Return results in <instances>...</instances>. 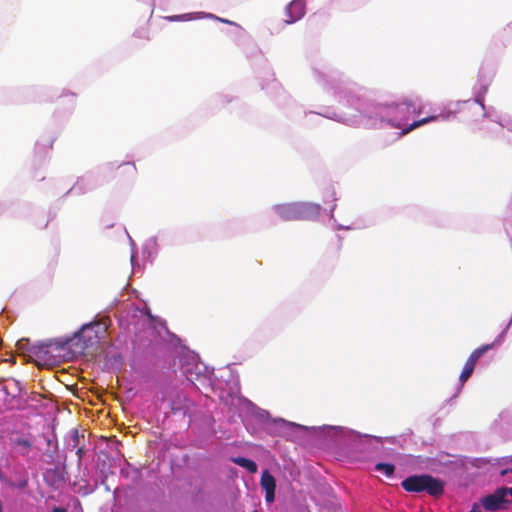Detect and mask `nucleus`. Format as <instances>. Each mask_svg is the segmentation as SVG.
I'll list each match as a JSON object with an SVG mask.
<instances>
[{
  "label": "nucleus",
  "mask_w": 512,
  "mask_h": 512,
  "mask_svg": "<svg viewBox=\"0 0 512 512\" xmlns=\"http://www.w3.org/2000/svg\"><path fill=\"white\" fill-rule=\"evenodd\" d=\"M232 462L239 465L242 468H245L250 473H256L258 470V466L255 461L245 458V457H233Z\"/></svg>",
  "instance_id": "nucleus-11"
},
{
  "label": "nucleus",
  "mask_w": 512,
  "mask_h": 512,
  "mask_svg": "<svg viewBox=\"0 0 512 512\" xmlns=\"http://www.w3.org/2000/svg\"><path fill=\"white\" fill-rule=\"evenodd\" d=\"M136 174V167L132 163H123L122 165L118 166L116 170V177L122 178L124 176L127 177H133Z\"/></svg>",
  "instance_id": "nucleus-12"
},
{
  "label": "nucleus",
  "mask_w": 512,
  "mask_h": 512,
  "mask_svg": "<svg viewBox=\"0 0 512 512\" xmlns=\"http://www.w3.org/2000/svg\"><path fill=\"white\" fill-rule=\"evenodd\" d=\"M24 339H21L20 341H18V346L20 348L24 347V343H23Z\"/></svg>",
  "instance_id": "nucleus-23"
},
{
  "label": "nucleus",
  "mask_w": 512,
  "mask_h": 512,
  "mask_svg": "<svg viewBox=\"0 0 512 512\" xmlns=\"http://www.w3.org/2000/svg\"><path fill=\"white\" fill-rule=\"evenodd\" d=\"M494 347V343L482 345L472 351L468 359L466 360L463 370L460 374L459 380L463 385L472 375L477 361L482 357L484 353L491 350Z\"/></svg>",
  "instance_id": "nucleus-6"
},
{
  "label": "nucleus",
  "mask_w": 512,
  "mask_h": 512,
  "mask_svg": "<svg viewBox=\"0 0 512 512\" xmlns=\"http://www.w3.org/2000/svg\"><path fill=\"white\" fill-rule=\"evenodd\" d=\"M508 473H512V468H511V469H503V470L500 472V474H501L502 476H505V475H506V474H508Z\"/></svg>",
  "instance_id": "nucleus-19"
},
{
  "label": "nucleus",
  "mask_w": 512,
  "mask_h": 512,
  "mask_svg": "<svg viewBox=\"0 0 512 512\" xmlns=\"http://www.w3.org/2000/svg\"><path fill=\"white\" fill-rule=\"evenodd\" d=\"M72 440L74 442L73 447H75L78 444V442H79V434H78L77 430H73V432H72Z\"/></svg>",
  "instance_id": "nucleus-17"
},
{
  "label": "nucleus",
  "mask_w": 512,
  "mask_h": 512,
  "mask_svg": "<svg viewBox=\"0 0 512 512\" xmlns=\"http://www.w3.org/2000/svg\"><path fill=\"white\" fill-rule=\"evenodd\" d=\"M310 206L306 203H286L275 206L276 214L284 221L300 220L305 218Z\"/></svg>",
  "instance_id": "nucleus-5"
},
{
  "label": "nucleus",
  "mask_w": 512,
  "mask_h": 512,
  "mask_svg": "<svg viewBox=\"0 0 512 512\" xmlns=\"http://www.w3.org/2000/svg\"><path fill=\"white\" fill-rule=\"evenodd\" d=\"M469 512H481V510L477 505H474Z\"/></svg>",
  "instance_id": "nucleus-21"
},
{
  "label": "nucleus",
  "mask_w": 512,
  "mask_h": 512,
  "mask_svg": "<svg viewBox=\"0 0 512 512\" xmlns=\"http://www.w3.org/2000/svg\"><path fill=\"white\" fill-rule=\"evenodd\" d=\"M83 453H84V449L82 447H79L76 451L79 461L81 460Z\"/></svg>",
  "instance_id": "nucleus-18"
},
{
  "label": "nucleus",
  "mask_w": 512,
  "mask_h": 512,
  "mask_svg": "<svg viewBox=\"0 0 512 512\" xmlns=\"http://www.w3.org/2000/svg\"><path fill=\"white\" fill-rule=\"evenodd\" d=\"M253 512H258L257 510H254Z\"/></svg>",
  "instance_id": "nucleus-25"
},
{
  "label": "nucleus",
  "mask_w": 512,
  "mask_h": 512,
  "mask_svg": "<svg viewBox=\"0 0 512 512\" xmlns=\"http://www.w3.org/2000/svg\"><path fill=\"white\" fill-rule=\"evenodd\" d=\"M286 24H292L305 15V2L303 0H292L284 11Z\"/></svg>",
  "instance_id": "nucleus-7"
},
{
  "label": "nucleus",
  "mask_w": 512,
  "mask_h": 512,
  "mask_svg": "<svg viewBox=\"0 0 512 512\" xmlns=\"http://www.w3.org/2000/svg\"><path fill=\"white\" fill-rule=\"evenodd\" d=\"M401 104L405 105L408 111H411L414 114L419 113V111L416 110V107L411 99H405Z\"/></svg>",
  "instance_id": "nucleus-16"
},
{
  "label": "nucleus",
  "mask_w": 512,
  "mask_h": 512,
  "mask_svg": "<svg viewBox=\"0 0 512 512\" xmlns=\"http://www.w3.org/2000/svg\"><path fill=\"white\" fill-rule=\"evenodd\" d=\"M7 484L12 488L24 489L29 484L28 475L24 473L17 482L7 481Z\"/></svg>",
  "instance_id": "nucleus-15"
},
{
  "label": "nucleus",
  "mask_w": 512,
  "mask_h": 512,
  "mask_svg": "<svg viewBox=\"0 0 512 512\" xmlns=\"http://www.w3.org/2000/svg\"><path fill=\"white\" fill-rule=\"evenodd\" d=\"M437 119V116H430V117H426V118H423V119H420V120H417V121H414L412 124H410L407 128H405L403 130V134H407L409 132H411L412 130L426 124V123H429L431 121H434Z\"/></svg>",
  "instance_id": "nucleus-13"
},
{
  "label": "nucleus",
  "mask_w": 512,
  "mask_h": 512,
  "mask_svg": "<svg viewBox=\"0 0 512 512\" xmlns=\"http://www.w3.org/2000/svg\"><path fill=\"white\" fill-rule=\"evenodd\" d=\"M218 20H220L221 22H224V23H231L230 21L225 20V19H220V18H218Z\"/></svg>",
  "instance_id": "nucleus-24"
},
{
  "label": "nucleus",
  "mask_w": 512,
  "mask_h": 512,
  "mask_svg": "<svg viewBox=\"0 0 512 512\" xmlns=\"http://www.w3.org/2000/svg\"><path fill=\"white\" fill-rule=\"evenodd\" d=\"M261 487L265 491V500L267 503H272L275 499L276 481L268 470H265L260 479Z\"/></svg>",
  "instance_id": "nucleus-9"
},
{
  "label": "nucleus",
  "mask_w": 512,
  "mask_h": 512,
  "mask_svg": "<svg viewBox=\"0 0 512 512\" xmlns=\"http://www.w3.org/2000/svg\"><path fill=\"white\" fill-rule=\"evenodd\" d=\"M52 512H66L64 508L54 507Z\"/></svg>",
  "instance_id": "nucleus-20"
},
{
  "label": "nucleus",
  "mask_w": 512,
  "mask_h": 512,
  "mask_svg": "<svg viewBox=\"0 0 512 512\" xmlns=\"http://www.w3.org/2000/svg\"><path fill=\"white\" fill-rule=\"evenodd\" d=\"M22 387L14 378L0 382V410H11L19 405Z\"/></svg>",
  "instance_id": "nucleus-3"
},
{
  "label": "nucleus",
  "mask_w": 512,
  "mask_h": 512,
  "mask_svg": "<svg viewBox=\"0 0 512 512\" xmlns=\"http://www.w3.org/2000/svg\"><path fill=\"white\" fill-rule=\"evenodd\" d=\"M171 20H180L182 19V16H173V17H170Z\"/></svg>",
  "instance_id": "nucleus-22"
},
{
  "label": "nucleus",
  "mask_w": 512,
  "mask_h": 512,
  "mask_svg": "<svg viewBox=\"0 0 512 512\" xmlns=\"http://www.w3.org/2000/svg\"><path fill=\"white\" fill-rule=\"evenodd\" d=\"M375 470L383 472L387 477H392L395 471V466L391 463H377Z\"/></svg>",
  "instance_id": "nucleus-14"
},
{
  "label": "nucleus",
  "mask_w": 512,
  "mask_h": 512,
  "mask_svg": "<svg viewBox=\"0 0 512 512\" xmlns=\"http://www.w3.org/2000/svg\"><path fill=\"white\" fill-rule=\"evenodd\" d=\"M402 488L409 493L425 492L432 497L444 494L445 482L430 474H419L407 477L401 482Z\"/></svg>",
  "instance_id": "nucleus-2"
},
{
  "label": "nucleus",
  "mask_w": 512,
  "mask_h": 512,
  "mask_svg": "<svg viewBox=\"0 0 512 512\" xmlns=\"http://www.w3.org/2000/svg\"><path fill=\"white\" fill-rule=\"evenodd\" d=\"M56 350L64 349L62 338L50 339L44 342L33 344L28 348V357L38 364L39 360H48L50 355V348Z\"/></svg>",
  "instance_id": "nucleus-4"
},
{
  "label": "nucleus",
  "mask_w": 512,
  "mask_h": 512,
  "mask_svg": "<svg viewBox=\"0 0 512 512\" xmlns=\"http://www.w3.org/2000/svg\"><path fill=\"white\" fill-rule=\"evenodd\" d=\"M105 332L106 328L98 321L84 324L73 336L62 337L64 349L67 348L73 357L85 355L87 349L99 343Z\"/></svg>",
  "instance_id": "nucleus-1"
},
{
  "label": "nucleus",
  "mask_w": 512,
  "mask_h": 512,
  "mask_svg": "<svg viewBox=\"0 0 512 512\" xmlns=\"http://www.w3.org/2000/svg\"><path fill=\"white\" fill-rule=\"evenodd\" d=\"M11 447L22 456H27L32 448V442L28 437L23 435H15L11 437Z\"/></svg>",
  "instance_id": "nucleus-10"
},
{
  "label": "nucleus",
  "mask_w": 512,
  "mask_h": 512,
  "mask_svg": "<svg viewBox=\"0 0 512 512\" xmlns=\"http://www.w3.org/2000/svg\"><path fill=\"white\" fill-rule=\"evenodd\" d=\"M506 503L508 501L505 499V491L501 490V488L482 499V505L488 511L504 508Z\"/></svg>",
  "instance_id": "nucleus-8"
}]
</instances>
